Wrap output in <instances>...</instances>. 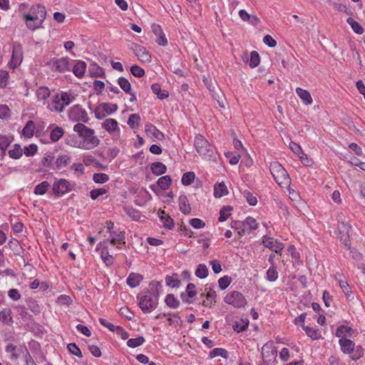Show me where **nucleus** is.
Returning a JSON list of instances; mask_svg holds the SVG:
<instances>
[{"instance_id": "f257e3e1", "label": "nucleus", "mask_w": 365, "mask_h": 365, "mask_svg": "<svg viewBox=\"0 0 365 365\" xmlns=\"http://www.w3.org/2000/svg\"><path fill=\"white\" fill-rule=\"evenodd\" d=\"M46 9L44 6L35 4L31 6L29 12L23 15L26 27L30 30L41 28L46 17Z\"/></svg>"}, {"instance_id": "f03ea898", "label": "nucleus", "mask_w": 365, "mask_h": 365, "mask_svg": "<svg viewBox=\"0 0 365 365\" xmlns=\"http://www.w3.org/2000/svg\"><path fill=\"white\" fill-rule=\"evenodd\" d=\"M73 131L79 135L85 150L93 149L100 144L101 140L96 135L95 130L83 123H76L73 126Z\"/></svg>"}, {"instance_id": "7ed1b4c3", "label": "nucleus", "mask_w": 365, "mask_h": 365, "mask_svg": "<svg viewBox=\"0 0 365 365\" xmlns=\"http://www.w3.org/2000/svg\"><path fill=\"white\" fill-rule=\"evenodd\" d=\"M73 101V98L70 93L61 92L51 97L46 107L51 112L61 113Z\"/></svg>"}, {"instance_id": "20e7f679", "label": "nucleus", "mask_w": 365, "mask_h": 365, "mask_svg": "<svg viewBox=\"0 0 365 365\" xmlns=\"http://www.w3.org/2000/svg\"><path fill=\"white\" fill-rule=\"evenodd\" d=\"M269 170L274 180L281 187H289L291 182L289 176L279 163L277 161L271 163Z\"/></svg>"}, {"instance_id": "39448f33", "label": "nucleus", "mask_w": 365, "mask_h": 365, "mask_svg": "<svg viewBox=\"0 0 365 365\" xmlns=\"http://www.w3.org/2000/svg\"><path fill=\"white\" fill-rule=\"evenodd\" d=\"M106 232L109 234L108 240L110 244L115 246L117 249H120V245H124L125 242V232L120 228H117L114 226V223L108 220L106 222Z\"/></svg>"}, {"instance_id": "423d86ee", "label": "nucleus", "mask_w": 365, "mask_h": 365, "mask_svg": "<svg viewBox=\"0 0 365 365\" xmlns=\"http://www.w3.org/2000/svg\"><path fill=\"white\" fill-rule=\"evenodd\" d=\"M194 146L197 153L203 158H209L213 155V148L207 139L201 135H197L194 140Z\"/></svg>"}, {"instance_id": "0eeeda50", "label": "nucleus", "mask_w": 365, "mask_h": 365, "mask_svg": "<svg viewBox=\"0 0 365 365\" xmlns=\"http://www.w3.org/2000/svg\"><path fill=\"white\" fill-rule=\"evenodd\" d=\"M118 109V106L116 104L110 103H100L95 109L94 113L95 117L101 120L105 118L108 115H110Z\"/></svg>"}, {"instance_id": "6e6552de", "label": "nucleus", "mask_w": 365, "mask_h": 365, "mask_svg": "<svg viewBox=\"0 0 365 365\" xmlns=\"http://www.w3.org/2000/svg\"><path fill=\"white\" fill-rule=\"evenodd\" d=\"M68 117L70 120L73 122L82 121L87 123L89 120L86 110L80 105L73 106L68 113Z\"/></svg>"}, {"instance_id": "1a4fd4ad", "label": "nucleus", "mask_w": 365, "mask_h": 365, "mask_svg": "<svg viewBox=\"0 0 365 365\" xmlns=\"http://www.w3.org/2000/svg\"><path fill=\"white\" fill-rule=\"evenodd\" d=\"M23 61V48L19 43H14L12 46V56L8 66L10 68H17Z\"/></svg>"}, {"instance_id": "9d476101", "label": "nucleus", "mask_w": 365, "mask_h": 365, "mask_svg": "<svg viewBox=\"0 0 365 365\" xmlns=\"http://www.w3.org/2000/svg\"><path fill=\"white\" fill-rule=\"evenodd\" d=\"M52 190L56 197H62L71 190V183L66 179L58 180L53 182Z\"/></svg>"}, {"instance_id": "9b49d317", "label": "nucleus", "mask_w": 365, "mask_h": 365, "mask_svg": "<svg viewBox=\"0 0 365 365\" xmlns=\"http://www.w3.org/2000/svg\"><path fill=\"white\" fill-rule=\"evenodd\" d=\"M262 245L265 247L279 255L282 254V251L284 247V244L282 242L277 241L274 237L267 235L262 237Z\"/></svg>"}, {"instance_id": "f8f14e48", "label": "nucleus", "mask_w": 365, "mask_h": 365, "mask_svg": "<svg viewBox=\"0 0 365 365\" xmlns=\"http://www.w3.org/2000/svg\"><path fill=\"white\" fill-rule=\"evenodd\" d=\"M158 304V298H140L138 306L144 313H150Z\"/></svg>"}, {"instance_id": "ddd939ff", "label": "nucleus", "mask_w": 365, "mask_h": 365, "mask_svg": "<svg viewBox=\"0 0 365 365\" xmlns=\"http://www.w3.org/2000/svg\"><path fill=\"white\" fill-rule=\"evenodd\" d=\"M102 128L113 136L120 135L118 123L115 119L107 118L102 123Z\"/></svg>"}, {"instance_id": "4468645a", "label": "nucleus", "mask_w": 365, "mask_h": 365, "mask_svg": "<svg viewBox=\"0 0 365 365\" xmlns=\"http://www.w3.org/2000/svg\"><path fill=\"white\" fill-rule=\"evenodd\" d=\"M262 355L265 362H269L277 356V349L272 342L266 343L262 348Z\"/></svg>"}, {"instance_id": "2eb2a0df", "label": "nucleus", "mask_w": 365, "mask_h": 365, "mask_svg": "<svg viewBox=\"0 0 365 365\" xmlns=\"http://www.w3.org/2000/svg\"><path fill=\"white\" fill-rule=\"evenodd\" d=\"M133 52L140 62L144 63H149L151 62V54L144 46L138 44L135 45Z\"/></svg>"}, {"instance_id": "dca6fc26", "label": "nucleus", "mask_w": 365, "mask_h": 365, "mask_svg": "<svg viewBox=\"0 0 365 365\" xmlns=\"http://www.w3.org/2000/svg\"><path fill=\"white\" fill-rule=\"evenodd\" d=\"M145 133L153 140H163L165 139L164 133L151 123H147L145 125Z\"/></svg>"}, {"instance_id": "f3484780", "label": "nucleus", "mask_w": 365, "mask_h": 365, "mask_svg": "<svg viewBox=\"0 0 365 365\" xmlns=\"http://www.w3.org/2000/svg\"><path fill=\"white\" fill-rule=\"evenodd\" d=\"M71 59L68 57H62L56 59L53 63V69L60 73L69 71V63Z\"/></svg>"}, {"instance_id": "a211bd4d", "label": "nucleus", "mask_w": 365, "mask_h": 365, "mask_svg": "<svg viewBox=\"0 0 365 365\" xmlns=\"http://www.w3.org/2000/svg\"><path fill=\"white\" fill-rule=\"evenodd\" d=\"M143 277L135 272H131L129 274L126 282L129 287L134 288L138 287L140 283L143 281Z\"/></svg>"}, {"instance_id": "6ab92c4d", "label": "nucleus", "mask_w": 365, "mask_h": 365, "mask_svg": "<svg viewBox=\"0 0 365 365\" xmlns=\"http://www.w3.org/2000/svg\"><path fill=\"white\" fill-rule=\"evenodd\" d=\"M296 93L300 98L304 105L309 106L312 103V98L308 91L298 87L296 88Z\"/></svg>"}, {"instance_id": "aec40b11", "label": "nucleus", "mask_w": 365, "mask_h": 365, "mask_svg": "<svg viewBox=\"0 0 365 365\" xmlns=\"http://www.w3.org/2000/svg\"><path fill=\"white\" fill-rule=\"evenodd\" d=\"M228 189L224 182L216 183L214 185V196L220 198L228 194Z\"/></svg>"}, {"instance_id": "412c9836", "label": "nucleus", "mask_w": 365, "mask_h": 365, "mask_svg": "<svg viewBox=\"0 0 365 365\" xmlns=\"http://www.w3.org/2000/svg\"><path fill=\"white\" fill-rule=\"evenodd\" d=\"M86 69V63L83 61H78L73 68V74L78 78L84 76Z\"/></svg>"}, {"instance_id": "4be33fe9", "label": "nucleus", "mask_w": 365, "mask_h": 365, "mask_svg": "<svg viewBox=\"0 0 365 365\" xmlns=\"http://www.w3.org/2000/svg\"><path fill=\"white\" fill-rule=\"evenodd\" d=\"M180 210L185 215H188L191 212V207L188 199L185 195H181L179 197Z\"/></svg>"}, {"instance_id": "5701e85b", "label": "nucleus", "mask_w": 365, "mask_h": 365, "mask_svg": "<svg viewBox=\"0 0 365 365\" xmlns=\"http://www.w3.org/2000/svg\"><path fill=\"white\" fill-rule=\"evenodd\" d=\"M353 333H354V330L346 325H341L336 330V336L341 339L346 336H351Z\"/></svg>"}, {"instance_id": "b1692460", "label": "nucleus", "mask_w": 365, "mask_h": 365, "mask_svg": "<svg viewBox=\"0 0 365 365\" xmlns=\"http://www.w3.org/2000/svg\"><path fill=\"white\" fill-rule=\"evenodd\" d=\"M339 344L344 353H351L354 351V343L350 339L342 338L339 339Z\"/></svg>"}, {"instance_id": "393cba45", "label": "nucleus", "mask_w": 365, "mask_h": 365, "mask_svg": "<svg viewBox=\"0 0 365 365\" xmlns=\"http://www.w3.org/2000/svg\"><path fill=\"white\" fill-rule=\"evenodd\" d=\"M242 223L246 231L249 230L250 232H251L252 230H256L259 227V225L256 219L251 216L247 217L245 219V220L242 221Z\"/></svg>"}, {"instance_id": "a878e982", "label": "nucleus", "mask_w": 365, "mask_h": 365, "mask_svg": "<svg viewBox=\"0 0 365 365\" xmlns=\"http://www.w3.org/2000/svg\"><path fill=\"white\" fill-rule=\"evenodd\" d=\"M35 123L33 120H29L22 130V135L26 138H31L34 134Z\"/></svg>"}, {"instance_id": "bb28decb", "label": "nucleus", "mask_w": 365, "mask_h": 365, "mask_svg": "<svg viewBox=\"0 0 365 365\" xmlns=\"http://www.w3.org/2000/svg\"><path fill=\"white\" fill-rule=\"evenodd\" d=\"M165 284L168 287L177 288L180 287L181 282L178 279V274L177 273H173L172 275L166 276Z\"/></svg>"}, {"instance_id": "cd10ccee", "label": "nucleus", "mask_w": 365, "mask_h": 365, "mask_svg": "<svg viewBox=\"0 0 365 365\" xmlns=\"http://www.w3.org/2000/svg\"><path fill=\"white\" fill-rule=\"evenodd\" d=\"M71 162V158L68 155H58L56 160V165L58 169L66 167Z\"/></svg>"}, {"instance_id": "c85d7f7f", "label": "nucleus", "mask_w": 365, "mask_h": 365, "mask_svg": "<svg viewBox=\"0 0 365 365\" xmlns=\"http://www.w3.org/2000/svg\"><path fill=\"white\" fill-rule=\"evenodd\" d=\"M152 173L155 175H160L166 173L167 168L161 162H155L152 163L150 166Z\"/></svg>"}, {"instance_id": "c756f323", "label": "nucleus", "mask_w": 365, "mask_h": 365, "mask_svg": "<svg viewBox=\"0 0 365 365\" xmlns=\"http://www.w3.org/2000/svg\"><path fill=\"white\" fill-rule=\"evenodd\" d=\"M163 316L168 317L167 321L169 325L174 326L175 327L182 325V321L178 314H163Z\"/></svg>"}, {"instance_id": "7c9ffc66", "label": "nucleus", "mask_w": 365, "mask_h": 365, "mask_svg": "<svg viewBox=\"0 0 365 365\" xmlns=\"http://www.w3.org/2000/svg\"><path fill=\"white\" fill-rule=\"evenodd\" d=\"M225 302L233 307L240 308L244 307L247 304L245 298H224Z\"/></svg>"}, {"instance_id": "2f4dec72", "label": "nucleus", "mask_w": 365, "mask_h": 365, "mask_svg": "<svg viewBox=\"0 0 365 365\" xmlns=\"http://www.w3.org/2000/svg\"><path fill=\"white\" fill-rule=\"evenodd\" d=\"M64 131L62 128L56 126L50 133V139L53 143L58 141L63 136Z\"/></svg>"}, {"instance_id": "473e14b6", "label": "nucleus", "mask_w": 365, "mask_h": 365, "mask_svg": "<svg viewBox=\"0 0 365 365\" xmlns=\"http://www.w3.org/2000/svg\"><path fill=\"white\" fill-rule=\"evenodd\" d=\"M157 183L160 189L165 190L170 187L172 180L169 175H164L158 180Z\"/></svg>"}, {"instance_id": "72a5a7b5", "label": "nucleus", "mask_w": 365, "mask_h": 365, "mask_svg": "<svg viewBox=\"0 0 365 365\" xmlns=\"http://www.w3.org/2000/svg\"><path fill=\"white\" fill-rule=\"evenodd\" d=\"M230 227L232 229L237 230V234L240 237H242L246 234V230L242 221L233 220L230 223Z\"/></svg>"}, {"instance_id": "f704fd0d", "label": "nucleus", "mask_w": 365, "mask_h": 365, "mask_svg": "<svg viewBox=\"0 0 365 365\" xmlns=\"http://www.w3.org/2000/svg\"><path fill=\"white\" fill-rule=\"evenodd\" d=\"M49 187V182L48 181H43L35 187L34 193L37 195H43L47 192Z\"/></svg>"}, {"instance_id": "c9c22d12", "label": "nucleus", "mask_w": 365, "mask_h": 365, "mask_svg": "<svg viewBox=\"0 0 365 365\" xmlns=\"http://www.w3.org/2000/svg\"><path fill=\"white\" fill-rule=\"evenodd\" d=\"M101 258L106 266H110L113 263V257L109 254L107 247L101 250Z\"/></svg>"}, {"instance_id": "e433bc0d", "label": "nucleus", "mask_w": 365, "mask_h": 365, "mask_svg": "<svg viewBox=\"0 0 365 365\" xmlns=\"http://www.w3.org/2000/svg\"><path fill=\"white\" fill-rule=\"evenodd\" d=\"M36 97L39 101H45L50 96V90L45 86L39 87L36 92Z\"/></svg>"}, {"instance_id": "4c0bfd02", "label": "nucleus", "mask_w": 365, "mask_h": 365, "mask_svg": "<svg viewBox=\"0 0 365 365\" xmlns=\"http://www.w3.org/2000/svg\"><path fill=\"white\" fill-rule=\"evenodd\" d=\"M140 122V116L139 114L133 113L131 114L128 120V125L132 128V129H136L139 127Z\"/></svg>"}, {"instance_id": "58836bf2", "label": "nucleus", "mask_w": 365, "mask_h": 365, "mask_svg": "<svg viewBox=\"0 0 365 365\" xmlns=\"http://www.w3.org/2000/svg\"><path fill=\"white\" fill-rule=\"evenodd\" d=\"M66 144L76 148L85 150L83 144L81 142L79 135L71 137L70 139L67 140Z\"/></svg>"}, {"instance_id": "ea45409f", "label": "nucleus", "mask_w": 365, "mask_h": 365, "mask_svg": "<svg viewBox=\"0 0 365 365\" xmlns=\"http://www.w3.org/2000/svg\"><path fill=\"white\" fill-rule=\"evenodd\" d=\"M118 84L125 93H130V91H131L130 83L126 78L120 77L118 79Z\"/></svg>"}, {"instance_id": "a19ab883", "label": "nucleus", "mask_w": 365, "mask_h": 365, "mask_svg": "<svg viewBox=\"0 0 365 365\" xmlns=\"http://www.w3.org/2000/svg\"><path fill=\"white\" fill-rule=\"evenodd\" d=\"M249 325V321L247 319L243 320L240 319V321H236L233 324V329L237 332H242L245 331Z\"/></svg>"}, {"instance_id": "79ce46f5", "label": "nucleus", "mask_w": 365, "mask_h": 365, "mask_svg": "<svg viewBox=\"0 0 365 365\" xmlns=\"http://www.w3.org/2000/svg\"><path fill=\"white\" fill-rule=\"evenodd\" d=\"M232 210V207H231L230 205L222 207L220 211V217L218 218V220L220 222L226 221L230 216V212Z\"/></svg>"}, {"instance_id": "37998d69", "label": "nucleus", "mask_w": 365, "mask_h": 365, "mask_svg": "<svg viewBox=\"0 0 365 365\" xmlns=\"http://www.w3.org/2000/svg\"><path fill=\"white\" fill-rule=\"evenodd\" d=\"M346 22L351 26L352 30L357 34H362L364 33V28L352 18H348Z\"/></svg>"}, {"instance_id": "c03bdc74", "label": "nucleus", "mask_w": 365, "mask_h": 365, "mask_svg": "<svg viewBox=\"0 0 365 365\" xmlns=\"http://www.w3.org/2000/svg\"><path fill=\"white\" fill-rule=\"evenodd\" d=\"M8 153L10 158L13 159H19L23 155V151L19 145L15 144L14 148L9 150Z\"/></svg>"}, {"instance_id": "a18cd8bd", "label": "nucleus", "mask_w": 365, "mask_h": 365, "mask_svg": "<svg viewBox=\"0 0 365 365\" xmlns=\"http://www.w3.org/2000/svg\"><path fill=\"white\" fill-rule=\"evenodd\" d=\"M195 275L200 279H204L208 275V269L204 264H200L195 272Z\"/></svg>"}, {"instance_id": "49530a36", "label": "nucleus", "mask_w": 365, "mask_h": 365, "mask_svg": "<svg viewBox=\"0 0 365 365\" xmlns=\"http://www.w3.org/2000/svg\"><path fill=\"white\" fill-rule=\"evenodd\" d=\"M195 178V174L194 172H187L182 175L181 182L184 185H189L192 184Z\"/></svg>"}, {"instance_id": "de8ad7c7", "label": "nucleus", "mask_w": 365, "mask_h": 365, "mask_svg": "<svg viewBox=\"0 0 365 365\" xmlns=\"http://www.w3.org/2000/svg\"><path fill=\"white\" fill-rule=\"evenodd\" d=\"M303 329L306 331L307 336L312 339H317L320 336V333L318 329H315L309 326L302 325Z\"/></svg>"}, {"instance_id": "09e8293b", "label": "nucleus", "mask_w": 365, "mask_h": 365, "mask_svg": "<svg viewBox=\"0 0 365 365\" xmlns=\"http://www.w3.org/2000/svg\"><path fill=\"white\" fill-rule=\"evenodd\" d=\"M259 62H260V57H259V53L255 51H252L250 53V62H249V66H250V68H254L259 65Z\"/></svg>"}, {"instance_id": "8fccbe9b", "label": "nucleus", "mask_w": 365, "mask_h": 365, "mask_svg": "<svg viewBox=\"0 0 365 365\" xmlns=\"http://www.w3.org/2000/svg\"><path fill=\"white\" fill-rule=\"evenodd\" d=\"M218 356H220L225 359H227L228 354H227V350H225V349H222V348H215V349H213L210 352V356L211 358H215Z\"/></svg>"}, {"instance_id": "3c124183", "label": "nucleus", "mask_w": 365, "mask_h": 365, "mask_svg": "<svg viewBox=\"0 0 365 365\" xmlns=\"http://www.w3.org/2000/svg\"><path fill=\"white\" fill-rule=\"evenodd\" d=\"M247 203L251 206H255L257 203V197L249 190H245L242 193Z\"/></svg>"}, {"instance_id": "603ef678", "label": "nucleus", "mask_w": 365, "mask_h": 365, "mask_svg": "<svg viewBox=\"0 0 365 365\" xmlns=\"http://www.w3.org/2000/svg\"><path fill=\"white\" fill-rule=\"evenodd\" d=\"M93 180L96 183L103 184L109 180V176L106 173H98L93 175Z\"/></svg>"}, {"instance_id": "864d4df0", "label": "nucleus", "mask_w": 365, "mask_h": 365, "mask_svg": "<svg viewBox=\"0 0 365 365\" xmlns=\"http://www.w3.org/2000/svg\"><path fill=\"white\" fill-rule=\"evenodd\" d=\"M267 279L269 282H274L278 278V272L275 266H271L267 271Z\"/></svg>"}, {"instance_id": "5fc2aeb1", "label": "nucleus", "mask_w": 365, "mask_h": 365, "mask_svg": "<svg viewBox=\"0 0 365 365\" xmlns=\"http://www.w3.org/2000/svg\"><path fill=\"white\" fill-rule=\"evenodd\" d=\"M67 349L71 354L78 356V358L83 357V354L81 349L77 346V345L75 343L68 344L67 345Z\"/></svg>"}, {"instance_id": "6e6d98bb", "label": "nucleus", "mask_w": 365, "mask_h": 365, "mask_svg": "<svg viewBox=\"0 0 365 365\" xmlns=\"http://www.w3.org/2000/svg\"><path fill=\"white\" fill-rule=\"evenodd\" d=\"M144 341H145V339L143 336H138L137 338H133V339H128V341H127V345L129 347L135 348V347L139 346L141 344H143Z\"/></svg>"}, {"instance_id": "4d7b16f0", "label": "nucleus", "mask_w": 365, "mask_h": 365, "mask_svg": "<svg viewBox=\"0 0 365 365\" xmlns=\"http://www.w3.org/2000/svg\"><path fill=\"white\" fill-rule=\"evenodd\" d=\"M160 219L165 227L170 230L174 227L173 220L168 215L166 216L160 215Z\"/></svg>"}, {"instance_id": "13d9d810", "label": "nucleus", "mask_w": 365, "mask_h": 365, "mask_svg": "<svg viewBox=\"0 0 365 365\" xmlns=\"http://www.w3.org/2000/svg\"><path fill=\"white\" fill-rule=\"evenodd\" d=\"M225 156L229 159V162L231 165H237L240 159V155L233 154L232 152H226Z\"/></svg>"}, {"instance_id": "bf43d9fd", "label": "nucleus", "mask_w": 365, "mask_h": 365, "mask_svg": "<svg viewBox=\"0 0 365 365\" xmlns=\"http://www.w3.org/2000/svg\"><path fill=\"white\" fill-rule=\"evenodd\" d=\"M0 321L4 324L12 322L10 310L4 309L0 312Z\"/></svg>"}, {"instance_id": "052dcab7", "label": "nucleus", "mask_w": 365, "mask_h": 365, "mask_svg": "<svg viewBox=\"0 0 365 365\" xmlns=\"http://www.w3.org/2000/svg\"><path fill=\"white\" fill-rule=\"evenodd\" d=\"M83 162L87 166L93 165L96 167H102V165L92 155H88L84 156Z\"/></svg>"}, {"instance_id": "680f3d73", "label": "nucleus", "mask_w": 365, "mask_h": 365, "mask_svg": "<svg viewBox=\"0 0 365 365\" xmlns=\"http://www.w3.org/2000/svg\"><path fill=\"white\" fill-rule=\"evenodd\" d=\"M107 192V190L101 187L93 189L90 192V196L92 200H96L99 196H101Z\"/></svg>"}, {"instance_id": "e2e57ef3", "label": "nucleus", "mask_w": 365, "mask_h": 365, "mask_svg": "<svg viewBox=\"0 0 365 365\" xmlns=\"http://www.w3.org/2000/svg\"><path fill=\"white\" fill-rule=\"evenodd\" d=\"M9 78V73L6 71H0V88H4L6 86Z\"/></svg>"}, {"instance_id": "0e129e2a", "label": "nucleus", "mask_w": 365, "mask_h": 365, "mask_svg": "<svg viewBox=\"0 0 365 365\" xmlns=\"http://www.w3.org/2000/svg\"><path fill=\"white\" fill-rule=\"evenodd\" d=\"M131 73L137 78L143 77L145 75V71L137 65L132 66L130 67Z\"/></svg>"}, {"instance_id": "69168bd1", "label": "nucleus", "mask_w": 365, "mask_h": 365, "mask_svg": "<svg viewBox=\"0 0 365 365\" xmlns=\"http://www.w3.org/2000/svg\"><path fill=\"white\" fill-rule=\"evenodd\" d=\"M231 277L228 276H224L219 279L218 284L221 289H226L231 283Z\"/></svg>"}, {"instance_id": "338daca9", "label": "nucleus", "mask_w": 365, "mask_h": 365, "mask_svg": "<svg viewBox=\"0 0 365 365\" xmlns=\"http://www.w3.org/2000/svg\"><path fill=\"white\" fill-rule=\"evenodd\" d=\"M351 359L352 360H358L360 359L364 354V349L361 346H357L356 348L354 347V351H351Z\"/></svg>"}, {"instance_id": "774afa93", "label": "nucleus", "mask_w": 365, "mask_h": 365, "mask_svg": "<svg viewBox=\"0 0 365 365\" xmlns=\"http://www.w3.org/2000/svg\"><path fill=\"white\" fill-rule=\"evenodd\" d=\"M37 145L35 144H31L28 147H25L24 149V153L29 157L34 155L37 152Z\"/></svg>"}]
</instances>
